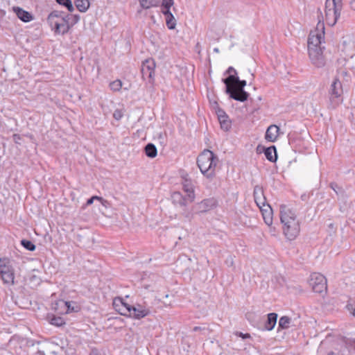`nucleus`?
Instances as JSON below:
<instances>
[{
    "label": "nucleus",
    "mask_w": 355,
    "mask_h": 355,
    "mask_svg": "<svg viewBox=\"0 0 355 355\" xmlns=\"http://www.w3.org/2000/svg\"><path fill=\"white\" fill-rule=\"evenodd\" d=\"M115 309L116 311H119V313L121 315H129L130 317V312H131L130 305H127V306H121L119 309L115 307Z\"/></svg>",
    "instance_id": "nucleus-27"
},
{
    "label": "nucleus",
    "mask_w": 355,
    "mask_h": 355,
    "mask_svg": "<svg viewBox=\"0 0 355 355\" xmlns=\"http://www.w3.org/2000/svg\"><path fill=\"white\" fill-rule=\"evenodd\" d=\"M280 220L283 224L284 235L288 240L295 239L300 233V223L294 211L288 206H280Z\"/></svg>",
    "instance_id": "nucleus-2"
},
{
    "label": "nucleus",
    "mask_w": 355,
    "mask_h": 355,
    "mask_svg": "<svg viewBox=\"0 0 355 355\" xmlns=\"http://www.w3.org/2000/svg\"><path fill=\"white\" fill-rule=\"evenodd\" d=\"M225 263L227 264V266L229 267H231V266H233L234 265V259H233V257L232 256H230L227 258V259L225 260Z\"/></svg>",
    "instance_id": "nucleus-40"
},
{
    "label": "nucleus",
    "mask_w": 355,
    "mask_h": 355,
    "mask_svg": "<svg viewBox=\"0 0 355 355\" xmlns=\"http://www.w3.org/2000/svg\"><path fill=\"white\" fill-rule=\"evenodd\" d=\"M139 2L143 8L148 9L150 7L157 6L160 0H139Z\"/></svg>",
    "instance_id": "nucleus-25"
},
{
    "label": "nucleus",
    "mask_w": 355,
    "mask_h": 355,
    "mask_svg": "<svg viewBox=\"0 0 355 355\" xmlns=\"http://www.w3.org/2000/svg\"><path fill=\"white\" fill-rule=\"evenodd\" d=\"M182 189L187 193V197L190 202L195 199L193 185L190 180L185 179L182 183Z\"/></svg>",
    "instance_id": "nucleus-16"
},
{
    "label": "nucleus",
    "mask_w": 355,
    "mask_h": 355,
    "mask_svg": "<svg viewBox=\"0 0 355 355\" xmlns=\"http://www.w3.org/2000/svg\"><path fill=\"white\" fill-rule=\"evenodd\" d=\"M71 17L73 19V21H72L71 24H70V26L71 27L73 24H76L79 21L80 16L78 15H70V18Z\"/></svg>",
    "instance_id": "nucleus-41"
},
{
    "label": "nucleus",
    "mask_w": 355,
    "mask_h": 355,
    "mask_svg": "<svg viewBox=\"0 0 355 355\" xmlns=\"http://www.w3.org/2000/svg\"><path fill=\"white\" fill-rule=\"evenodd\" d=\"M239 336L242 337L243 338H250V334H243V333H239Z\"/></svg>",
    "instance_id": "nucleus-52"
},
{
    "label": "nucleus",
    "mask_w": 355,
    "mask_h": 355,
    "mask_svg": "<svg viewBox=\"0 0 355 355\" xmlns=\"http://www.w3.org/2000/svg\"><path fill=\"white\" fill-rule=\"evenodd\" d=\"M342 8V0H326L325 21L329 26H333L336 24Z\"/></svg>",
    "instance_id": "nucleus-5"
},
{
    "label": "nucleus",
    "mask_w": 355,
    "mask_h": 355,
    "mask_svg": "<svg viewBox=\"0 0 355 355\" xmlns=\"http://www.w3.org/2000/svg\"><path fill=\"white\" fill-rule=\"evenodd\" d=\"M130 317L137 320L148 315L150 313V307L146 302L143 304L137 303L133 306L130 305Z\"/></svg>",
    "instance_id": "nucleus-9"
},
{
    "label": "nucleus",
    "mask_w": 355,
    "mask_h": 355,
    "mask_svg": "<svg viewBox=\"0 0 355 355\" xmlns=\"http://www.w3.org/2000/svg\"><path fill=\"white\" fill-rule=\"evenodd\" d=\"M173 202L180 205L181 207H187V197H184L180 192H174L172 196Z\"/></svg>",
    "instance_id": "nucleus-19"
},
{
    "label": "nucleus",
    "mask_w": 355,
    "mask_h": 355,
    "mask_svg": "<svg viewBox=\"0 0 355 355\" xmlns=\"http://www.w3.org/2000/svg\"><path fill=\"white\" fill-rule=\"evenodd\" d=\"M223 119L228 120V116H227V115L226 114V115L220 116V117L218 119L219 122L223 121Z\"/></svg>",
    "instance_id": "nucleus-51"
},
{
    "label": "nucleus",
    "mask_w": 355,
    "mask_h": 355,
    "mask_svg": "<svg viewBox=\"0 0 355 355\" xmlns=\"http://www.w3.org/2000/svg\"><path fill=\"white\" fill-rule=\"evenodd\" d=\"M173 0H163L162 6L164 8H171V7L173 5Z\"/></svg>",
    "instance_id": "nucleus-33"
},
{
    "label": "nucleus",
    "mask_w": 355,
    "mask_h": 355,
    "mask_svg": "<svg viewBox=\"0 0 355 355\" xmlns=\"http://www.w3.org/2000/svg\"><path fill=\"white\" fill-rule=\"evenodd\" d=\"M324 39V26L320 22L315 30L311 31L308 38V51L309 58L316 67L320 68L325 65L326 61L323 55L322 45Z\"/></svg>",
    "instance_id": "nucleus-1"
},
{
    "label": "nucleus",
    "mask_w": 355,
    "mask_h": 355,
    "mask_svg": "<svg viewBox=\"0 0 355 355\" xmlns=\"http://www.w3.org/2000/svg\"><path fill=\"white\" fill-rule=\"evenodd\" d=\"M162 13L166 16V18L173 15V14L170 11V8H162Z\"/></svg>",
    "instance_id": "nucleus-42"
},
{
    "label": "nucleus",
    "mask_w": 355,
    "mask_h": 355,
    "mask_svg": "<svg viewBox=\"0 0 355 355\" xmlns=\"http://www.w3.org/2000/svg\"><path fill=\"white\" fill-rule=\"evenodd\" d=\"M50 323L57 327H61L65 324L64 320L59 316H53L50 320Z\"/></svg>",
    "instance_id": "nucleus-26"
},
{
    "label": "nucleus",
    "mask_w": 355,
    "mask_h": 355,
    "mask_svg": "<svg viewBox=\"0 0 355 355\" xmlns=\"http://www.w3.org/2000/svg\"><path fill=\"white\" fill-rule=\"evenodd\" d=\"M71 1V0H56V2L60 4V5H62L63 6H66V5H67L69 2Z\"/></svg>",
    "instance_id": "nucleus-44"
},
{
    "label": "nucleus",
    "mask_w": 355,
    "mask_h": 355,
    "mask_svg": "<svg viewBox=\"0 0 355 355\" xmlns=\"http://www.w3.org/2000/svg\"><path fill=\"white\" fill-rule=\"evenodd\" d=\"M186 207H182V210H183V212H182V215L186 218H187L188 220H191L192 218V214L191 211H187L186 209Z\"/></svg>",
    "instance_id": "nucleus-36"
},
{
    "label": "nucleus",
    "mask_w": 355,
    "mask_h": 355,
    "mask_svg": "<svg viewBox=\"0 0 355 355\" xmlns=\"http://www.w3.org/2000/svg\"><path fill=\"white\" fill-rule=\"evenodd\" d=\"M327 355H337L336 354H335L334 352H329Z\"/></svg>",
    "instance_id": "nucleus-54"
},
{
    "label": "nucleus",
    "mask_w": 355,
    "mask_h": 355,
    "mask_svg": "<svg viewBox=\"0 0 355 355\" xmlns=\"http://www.w3.org/2000/svg\"><path fill=\"white\" fill-rule=\"evenodd\" d=\"M353 315H354V316H355V309L353 311Z\"/></svg>",
    "instance_id": "nucleus-56"
},
{
    "label": "nucleus",
    "mask_w": 355,
    "mask_h": 355,
    "mask_svg": "<svg viewBox=\"0 0 355 355\" xmlns=\"http://www.w3.org/2000/svg\"><path fill=\"white\" fill-rule=\"evenodd\" d=\"M35 248V245L31 241L24 240V248H26L29 251H34Z\"/></svg>",
    "instance_id": "nucleus-31"
},
{
    "label": "nucleus",
    "mask_w": 355,
    "mask_h": 355,
    "mask_svg": "<svg viewBox=\"0 0 355 355\" xmlns=\"http://www.w3.org/2000/svg\"><path fill=\"white\" fill-rule=\"evenodd\" d=\"M193 330L194 331H201V330H203V331H205V330H207V329H205V327L202 328L201 327H195Z\"/></svg>",
    "instance_id": "nucleus-49"
},
{
    "label": "nucleus",
    "mask_w": 355,
    "mask_h": 355,
    "mask_svg": "<svg viewBox=\"0 0 355 355\" xmlns=\"http://www.w3.org/2000/svg\"><path fill=\"white\" fill-rule=\"evenodd\" d=\"M264 154L267 159L271 162H275L277 159V150L275 146L264 149Z\"/></svg>",
    "instance_id": "nucleus-20"
},
{
    "label": "nucleus",
    "mask_w": 355,
    "mask_h": 355,
    "mask_svg": "<svg viewBox=\"0 0 355 355\" xmlns=\"http://www.w3.org/2000/svg\"><path fill=\"white\" fill-rule=\"evenodd\" d=\"M33 19V15L30 12H28L26 10H24V22H28Z\"/></svg>",
    "instance_id": "nucleus-34"
},
{
    "label": "nucleus",
    "mask_w": 355,
    "mask_h": 355,
    "mask_svg": "<svg viewBox=\"0 0 355 355\" xmlns=\"http://www.w3.org/2000/svg\"><path fill=\"white\" fill-rule=\"evenodd\" d=\"M254 198L257 205L262 209L263 207L266 206V199L263 194V188L259 185H256L254 188Z\"/></svg>",
    "instance_id": "nucleus-11"
},
{
    "label": "nucleus",
    "mask_w": 355,
    "mask_h": 355,
    "mask_svg": "<svg viewBox=\"0 0 355 355\" xmlns=\"http://www.w3.org/2000/svg\"><path fill=\"white\" fill-rule=\"evenodd\" d=\"M291 319L288 316H282L279 320L278 329H287L290 327Z\"/></svg>",
    "instance_id": "nucleus-23"
},
{
    "label": "nucleus",
    "mask_w": 355,
    "mask_h": 355,
    "mask_svg": "<svg viewBox=\"0 0 355 355\" xmlns=\"http://www.w3.org/2000/svg\"><path fill=\"white\" fill-rule=\"evenodd\" d=\"M227 73H228L230 74H231V73H234L236 74V70L232 67H230L228 68Z\"/></svg>",
    "instance_id": "nucleus-48"
},
{
    "label": "nucleus",
    "mask_w": 355,
    "mask_h": 355,
    "mask_svg": "<svg viewBox=\"0 0 355 355\" xmlns=\"http://www.w3.org/2000/svg\"><path fill=\"white\" fill-rule=\"evenodd\" d=\"M63 12L53 10L49 15L47 21L55 34H66L71 26L69 24L70 15H63Z\"/></svg>",
    "instance_id": "nucleus-4"
},
{
    "label": "nucleus",
    "mask_w": 355,
    "mask_h": 355,
    "mask_svg": "<svg viewBox=\"0 0 355 355\" xmlns=\"http://www.w3.org/2000/svg\"><path fill=\"white\" fill-rule=\"evenodd\" d=\"M145 153L147 157L154 158L157 156V150L156 146L151 143L148 144L144 148Z\"/></svg>",
    "instance_id": "nucleus-22"
},
{
    "label": "nucleus",
    "mask_w": 355,
    "mask_h": 355,
    "mask_svg": "<svg viewBox=\"0 0 355 355\" xmlns=\"http://www.w3.org/2000/svg\"><path fill=\"white\" fill-rule=\"evenodd\" d=\"M277 320V314L275 313H270L267 315V319L264 322L263 330L271 331L274 329Z\"/></svg>",
    "instance_id": "nucleus-18"
},
{
    "label": "nucleus",
    "mask_w": 355,
    "mask_h": 355,
    "mask_svg": "<svg viewBox=\"0 0 355 355\" xmlns=\"http://www.w3.org/2000/svg\"><path fill=\"white\" fill-rule=\"evenodd\" d=\"M119 304H121V306H127V305H129L128 304L123 302L121 298L114 301V306L115 307H117Z\"/></svg>",
    "instance_id": "nucleus-39"
},
{
    "label": "nucleus",
    "mask_w": 355,
    "mask_h": 355,
    "mask_svg": "<svg viewBox=\"0 0 355 355\" xmlns=\"http://www.w3.org/2000/svg\"><path fill=\"white\" fill-rule=\"evenodd\" d=\"M220 127L223 130L227 131L230 127V121L229 120L223 119V121L220 122Z\"/></svg>",
    "instance_id": "nucleus-32"
},
{
    "label": "nucleus",
    "mask_w": 355,
    "mask_h": 355,
    "mask_svg": "<svg viewBox=\"0 0 355 355\" xmlns=\"http://www.w3.org/2000/svg\"><path fill=\"white\" fill-rule=\"evenodd\" d=\"M89 355H100L98 351L96 349H93Z\"/></svg>",
    "instance_id": "nucleus-50"
},
{
    "label": "nucleus",
    "mask_w": 355,
    "mask_h": 355,
    "mask_svg": "<svg viewBox=\"0 0 355 355\" xmlns=\"http://www.w3.org/2000/svg\"><path fill=\"white\" fill-rule=\"evenodd\" d=\"M342 93V85L338 79H335L331 85L329 94L331 100L338 98Z\"/></svg>",
    "instance_id": "nucleus-14"
},
{
    "label": "nucleus",
    "mask_w": 355,
    "mask_h": 355,
    "mask_svg": "<svg viewBox=\"0 0 355 355\" xmlns=\"http://www.w3.org/2000/svg\"><path fill=\"white\" fill-rule=\"evenodd\" d=\"M55 347H53V348H51V349H44V355H46V354H53V355H56L58 353L56 352V350L55 349V348H58V346L55 345Z\"/></svg>",
    "instance_id": "nucleus-37"
},
{
    "label": "nucleus",
    "mask_w": 355,
    "mask_h": 355,
    "mask_svg": "<svg viewBox=\"0 0 355 355\" xmlns=\"http://www.w3.org/2000/svg\"><path fill=\"white\" fill-rule=\"evenodd\" d=\"M218 158L209 150H204L197 158V164L201 173L209 179L215 176V168Z\"/></svg>",
    "instance_id": "nucleus-3"
},
{
    "label": "nucleus",
    "mask_w": 355,
    "mask_h": 355,
    "mask_svg": "<svg viewBox=\"0 0 355 355\" xmlns=\"http://www.w3.org/2000/svg\"><path fill=\"white\" fill-rule=\"evenodd\" d=\"M94 200H98L99 201L101 202V203L105 205V203H107V200H105L103 198L101 197H99V196H92V198H89L86 202V205H90L93 203Z\"/></svg>",
    "instance_id": "nucleus-30"
},
{
    "label": "nucleus",
    "mask_w": 355,
    "mask_h": 355,
    "mask_svg": "<svg viewBox=\"0 0 355 355\" xmlns=\"http://www.w3.org/2000/svg\"><path fill=\"white\" fill-rule=\"evenodd\" d=\"M0 275L4 283L14 282V273L10 261L6 258L0 259Z\"/></svg>",
    "instance_id": "nucleus-7"
},
{
    "label": "nucleus",
    "mask_w": 355,
    "mask_h": 355,
    "mask_svg": "<svg viewBox=\"0 0 355 355\" xmlns=\"http://www.w3.org/2000/svg\"><path fill=\"white\" fill-rule=\"evenodd\" d=\"M309 284L315 293H326L327 290V279L320 273H313L311 275Z\"/></svg>",
    "instance_id": "nucleus-6"
},
{
    "label": "nucleus",
    "mask_w": 355,
    "mask_h": 355,
    "mask_svg": "<svg viewBox=\"0 0 355 355\" xmlns=\"http://www.w3.org/2000/svg\"><path fill=\"white\" fill-rule=\"evenodd\" d=\"M279 128L276 125H270L266 132L265 138L267 141L275 142L279 135Z\"/></svg>",
    "instance_id": "nucleus-15"
},
{
    "label": "nucleus",
    "mask_w": 355,
    "mask_h": 355,
    "mask_svg": "<svg viewBox=\"0 0 355 355\" xmlns=\"http://www.w3.org/2000/svg\"><path fill=\"white\" fill-rule=\"evenodd\" d=\"M246 85V81L244 80H239L234 85V89L231 92L230 97L238 101L244 102L248 100L249 94L244 90Z\"/></svg>",
    "instance_id": "nucleus-8"
},
{
    "label": "nucleus",
    "mask_w": 355,
    "mask_h": 355,
    "mask_svg": "<svg viewBox=\"0 0 355 355\" xmlns=\"http://www.w3.org/2000/svg\"><path fill=\"white\" fill-rule=\"evenodd\" d=\"M67 8V9L69 11V12H73L74 10V8H73V6L72 4V2L71 1L67 4L65 6Z\"/></svg>",
    "instance_id": "nucleus-45"
},
{
    "label": "nucleus",
    "mask_w": 355,
    "mask_h": 355,
    "mask_svg": "<svg viewBox=\"0 0 355 355\" xmlns=\"http://www.w3.org/2000/svg\"><path fill=\"white\" fill-rule=\"evenodd\" d=\"M74 4L77 9L81 12H85L90 6L88 0H75Z\"/></svg>",
    "instance_id": "nucleus-21"
},
{
    "label": "nucleus",
    "mask_w": 355,
    "mask_h": 355,
    "mask_svg": "<svg viewBox=\"0 0 355 355\" xmlns=\"http://www.w3.org/2000/svg\"><path fill=\"white\" fill-rule=\"evenodd\" d=\"M267 207L270 209L269 211H268L266 209H263V208L261 210L262 211L264 222L268 225H270L272 223V209L268 205H267Z\"/></svg>",
    "instance_id": "nucleus-24"
},
{
    "label": "nucleus",
    "mask_w": 355,
    "mask_h": 355,
    "mask_svg": "<svg viewBox=\"0 0 355 355\" xmlns=\"http://www.w3.org/2000/svg\"><path fill=\"white\" fill-rule=\"evenodd\" d=\"M12 10L16 13L17 17L22 20V9L19 7H13Z\"/></svg>",
    "instance_id": "nucleus-38"
},
{
    "label": "nucleus",
    "mask_w": 355,
    "mask_h": 355,
    "mask_svg": "<svg viewBox=\"0 0 355 355\" xmlns=\"http://www.w3.org/2000/svg\"><path fill=\"white\" fill-rule=\"evenodd\" d=\"M350 6H351L352 10H355V0H352L350 2Z\"/></svg>",
    "instance_id": "nucleus-53"
},
{
    "label": "nucleus",
    "mask_w": 355,
    "mask_h": 355,
    "mask_svg": "<svg viewBox=\"0 0 355 355\" xmlns=\"http://www.w3.org/2000/svg\"><path fill=\"white\" fill-rule=\"evenodd\" d=\"M65 305L67 307V311H77V310H76L73 306H71V302H66Z\"/></svg>",
    "instance_id": "nucleus-43"
},
{
    "label": "nucleus",
    "mask_w": 355,
    "mask_h": 355,
    "mask_svg": "<svg viewBox=\"0 0 355 355\" xmlns=\"http://www.w3.org/2000/svg\"><path fill=\"white\" fill-rule=\"evenodd\" d=\"M214 51L215 52H218V49L215 48V49H214Z\"/></svg>",
    "instance_id": "nucleus-55"
},
{
    "label": "nucleus",
    "mask_w": 355,
    "mask_h": 355,
    "mask_svg": "<svg viewBox=\"0 0 355 355\" xmlns=\"http://www.w3.org/2000/svg\"><path fill=\"white\" fill-rule=\"evenodd\" d=\"M166 25L169 29H174L176 25V21L173 15L166 18Z\"/></svg>",
    "instance_id": "nucleus-29"
},
{
    "label": "nucleus",
    "mask_w": 355,
    "mask_h": 355,
    "mask_svg": "<svg viewBox=\"0 0 355 355\" xmlns=\"http://www.w3.org/2000/svg\"><path fill=\"white\" fill-rule=\"evenodd\" d=\"M330 187L336 193H338V191L336 190V189H338V187L337 185V184L334 183V182H331L330 184Z\"/></svg>",
    "instance_id": "nucleus-46"
},
{
    "label": "nucleus",
    "mask_w": 355,
    "mask_h": 355,
    "mask_svg": "<svg viewBox=\"0 0 355 355\" xmlns=\"http://www.w3.org/2000/svg\"><path fill=\"white\" fill-rule=\"evenodd\" d=\"M216 113L218 115V119H219L220 117V116L226 115V113L221 109H218V111L216 112Z\"/></svg>",
    "instance_id": "nucleus-47"
},
{
    "label": "nucleus",
    "mask_w": 355,
    "mask_h": 355,
    "mask_svg": "<svg viewBox=\"0 0 355 355\" xmlns=\"http://www.w3.org/2000/svg\"><path fill=\"white\" fill-rule=\"evenodd\" d=\"M123 116V113L120 110H116L113 113V117L116 120H120Z\"/></svg>",
    "instance_id": "nucleus-35"
},
{
    "label": "nucleus",
    "mask_w": 355,
    "mask_h": 355,
    "mask_svg": "<svg viewBox=\"0 0 355 355\" xmlns=\"http://www.w3.org/2000/svg\"><path fill=\"white\" fill-rule=\"evenodd\" d=\"M225 85V92L229 96L234 89V86L239 81V77L236 74H230L227 78L223 80Z\"/></svg>",
    "instance_id": "nucleus-13"
},
{
    "label": "nucleus",
    "mask_w": 355,
    "mask_h": 355,
    "mask_svg": "<svg viewBox=\"0 0 355 355\" xmlns=\"http://www.w3.org/2000/svg\"><path fill=\"white\" fill-rule=\"evenodd\" d=\"M112 90L114 92L119 91L122 87V82L120 80H116L110 85Z\"/></svg>",
    "instance_id": "nucleus-28"
},
{
    "label": "nucleus",
    "mask_w": 355,
    "mask_h": 355,
    "mask_svg": "<svg viewBox=\"0 0 355 355\" xmlns=\"http://www.w3.org/2000/svg\"><path fill=\"white\" fill-rule=\"evenodd\" d=\"M216 206V200L214 198L205 199L196 205L198 212H206Z\"/></svg>",
    "instance_id": "nucleus-12"
},
{
    "label": "nucleus",
    "mask_w": 355,
    "mask_h": 355,
    "mask_svg": "<svg viewBox=\"0 0 355 355\" xmlns=\"http://www.w3.org/2000/svg\"><path fill=\"white\" fill-rule=\"evenodd\" d=\"M40 271L38 270H33L27 276V281L31 288H34L40 285L41 278L39 275Z\"/></svg>",
    "instance_id": "nucleus-17"
},
{
    "label": "nucleus",
    "mask_w": 355,
    "mask_h": 355,
    "mask_svg": "<svg viewBox=\"0 0 355 355\" xmlns=\"http://www.w3.org/2000/svg\"><path fill=\"white\" fill-rule=\"evenodd\" d=\"M155 63L153 59H147L142 62L141 73L144 78H152L155 73Z\"/></svg>",
    "instance_id": "nucleus-10"
}]
</instances>
